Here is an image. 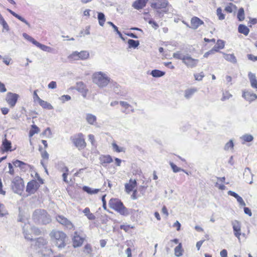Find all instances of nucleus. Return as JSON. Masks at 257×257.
Instances as JSON below:
<instances>
[{"label": "nucleus", "instance_id": "1", "mask_svg": "<svg viewBox=\"0 0 257 257\" xmlns=\"http://www.w3.org/2000/svg\"><path fill=\"white\" fill-rule=\"evenodd\" d=\"M150 5L156 15L160 18L169 13L170 5L168 0H150Z\"/></svg>", "mask_w": 257, "mask_h": 257}, {"label": "nucleus", "instance_id": "2", "mask_svg": "<svg viewBox=\"0 0 257 257\" xmlns=\"http://www.w3.org/2000/svg\"><path fill=\"white\" fill-rule=\"evenodd\" d=\"M50 236L52 241L59 248H64L66 245L68 237L63 231L53 230L50 233Z\"/></svg>", "mask_w": 257, "mask_h": 257}, {"label": "nucleus", "instance_id": "3", "mask_svg": "<svg viewBox=\"0 0 257 257\" xmlns=\"http://www.w3.org/2000/svg\"><path fill=\"white\" fill-rule=\"evenodd\" d=\"M32 219L38 224L46 225L51 221L50 215L44 209H36L33 213Z\"/></svg>", "mask_w": 257, "mask_h": 257}, {"label": "nucleus", "instance_id": "4", "mask_svg": "<svg viewBox=\"0 0 257 257\" xmlns=\"http://www.w3.org/2000/svg\"><path fill=\"white\" fill-rule=\"evenodd\" d=\"M109 207L119 213L123 216H127L129 212L126 207L124 206L123 203L118 198H112L108 202Z\"/></svg>", "mask_w": 257, "mask_h": 257}, {"label": "nucleus", "instance_id": "5", "mask_svg": "<svg viewBox=\"0 0 257 257\" xmlns=\"http://www.w3.org/2000/svg\"><path fill=\"white\" fill-rule=\"evenodd\" d=\"M35 179H33L29 181L27 185L26 191L29 195L33 194L36 193L40 186L44 183L42 179L38 173H36Z\"/></svg>", "mask_w": 257, "mask_h": 257}, {"label": "nucleus", "instance_id": "6", "mask_svg": "<svg viewBox=\"0 0 257 257\" xmlns=\"http://www.w3.org/2000/svg\"><path fill=\"white\" fill-rule=\"evenodd\" d=\"M70 140L73 145L79 151L84 150L87 146L85 136L81 133L72 136Z\"/></svg>", "mask_w": 257, "mask_h": 257}, {"label": "nucleus", "instance_id": "7", "mask_svg": "<svg viewBox=\"0 0 257 257\" xmlns=\"http://www.w3.org/2000/svg\"><path fill=\"white\" fill-rule=\"evenodd\" d=\"M11 188L15 193L22 195L25 188L24 180L21 177L16 176L12 181Z\"/></svg>", "mask_w": 257, "mask_h": 257}, {"label": "nucleus", "instance_id": "8", "mask_svg": "<svg viewBox=\"0 0 257 257\" xmlns=\"http://www.w3.org/2000/svg\"><path fill=\"white\" fill-rule=\"evenodd\" d=\"M29 165L26 163L19 160H14L12 163H8L9 171L8 173L14 176L15 172L14 167L19 168L21 171L25 172Z\"/></svg>", "mask_w": 257, "mask_h": 257}, {"label": "nucleus", "instance_id": "9", "mask_svg": "<svg viewBox=\"0 0 257 257\" xmlns=\"http://www.w3.org/2000/svg\"><path fill=\"white\" fill-rule=\"evenodd\" d=\"M93 81L100 87L108 85L109 79L101 72H96L93 75Z\"/></svg>", "mask_w": 257, "mask_h": 257}, {"label": "nucleus", "instance_id": "10", "mask_svg": "<svg viewBox=\"0 0 257 257\" xmlns=\"http://www.w3.org/2000/svg\"><path fill=\"white\" fill-rule=\"evenodd\" d=\"M89 57V53L87 51H81L80 52H73L68 56L70 61L85 60Z\"/></svg>", "mask_w": 257, "mask_h": 257}, {"label": "nucleus", "instance_id": "11", "mask_svg": "<svg viewBox=\"0 0 257 257\" xmlns=\"http://www.w3.org/2000/svg\"><path fill=\"white\" fill-rule=\"evenodd\" d=\"M23 36L26 40L33 43L34 45L41 49L42 50L49 52L52 51V49L51 47L40 43L27 34L24 33Z\"/></svg>", "mask_w": 257, "mask_h": 257}, {"label": "nucleus", "instance_id": "12", "mask_svg": "<svg viewBox=\"0 0 257 257\" xmlns=\"http://www.w3.org/2000/svg\"><path fill=\"white\" fill-rule=\"evenodd\" d=\"M56 219L58 222L62 225L64 227L68 229H74L73 223L66 217L61 215L56 216Z\"/></svg>", "mask_w": 257, "mask_h": 257}, {"label": "nucleus", "instance_id": "13", "mask_svg": "<svg viewBox=\"0 0 257 257\" xmlns=\"http://www.w3.org/2000/svg\"><path fill=\"white\" fill-rule=\"evenodd\" d=\"M183 23L186 25L187 27H189L193 30H196L201 25H204V22L197 17H193L190 20V25H189L187 23L183 21Z\"/></svg>", "mask_w": 257, "mask_h": 257}, {"label": "nucleus", "instance_id": "14", "mask_svg": "<svg viewBox=\"0 0 257 257\" xmlns=\"http://www.w3.org/2000/svg\"><path fill=\"white\" fill-rule=\"evenodd\" d=\"M183 63L188 68H194L199 63V60L193 58L191 56L187 55L183 56Z\"/></svg>", "mask_w": 257, "mask_h": 257}, {"label": "nucleus", "instance_id": "15", "mask_svg": "<svg viewBox=\"0 0 257 257\" xmlns=\"http://www.w3.org/2000/svg\"><path fill=\"white\" fill-rule=\"evenodd\" d=\"M19 97V95L16 93L8 92L6 95V100L11 107H13L17 103Z\"/></svg>", "mask_w": 257, "mask_h": 257}, {"label": "nucleus", "instance_id": "16", "mask_svg": "<svg viewBox=\"0 0 257 257\" xmlns=\"http://www.w3.org/2000/svg\"><path fill=\"white\" fill-rule=\"evenodd\" d=\"M5 138L3 139L2 142V146L0 147V151L2 153L12 152L14 150L12 149V143L11 141H9L6 138V135H5Z\"/></svg>", "mask_w": 257, "mask_h": 257}, {"label": "nucleus", "instance_id": "17", "mask_svg": "<svg viewBox=\"0 0 257 257\" xmlns=\"http://www.w3.org/2000/svg\"><path fill=\"white\" fill-rule=\"evenodd\" d=\"M171 242L178 244V245L174 248V254L175 256L180 257L182 256L184 252V249L181 242H179V239L175 238L171 240Z\"/></svg>", "mask_w": 257, "mask_h": 257}, {"label": "nucleus", "instance_id": "18", "mask_svg": "<svg viewBox=\"0 0 257 257\" xmlns=\"http://www.w3.org/2000/svg\"><path fill=\"white\" fill-rule=\"evenodd\" d=\"M76 90L81 93L84 97H86L88 92V89L86 86L82 82H78L76 83Z\"/></svg>", "mask_w": 257, "mask_h": 257}, {"label": "nucleus", "instance_id": "19", "mask_svg": "<svg viewBox=\"0 0 257 257\" xmlns=\"http://www.w3.org/2000/svg\"><path fill=\"white\" fill-rule=\"evenodd\" d=\"M84 241V238L81 237L77 231L75 232L73 238V244L74 247L81 246Z\"/></svg>", "mask_w": 257, "mask_h": 257}, {"label": "nucleus", "instance_id": "20", "mask_svg": "<svg viewBox=\"0 0 257 257\" xmlns=\"http://www.w3.org/2000/svg\"><path fill=\"white\" fill-rule=\"evenodd\" d=\"M137 186V183L136 180L131 179L129 180L128 183L125 184V191L126 193H130L132 191L135 190V188Z\"/></svg>", "mask_w": 257, "mask_h": 257}, {"label": "nucleus", "instance_id": "21", "mask_svg": "<svg viewBox=\"0 0 257 257\" xmlns=\"http://www.w3.org/2000/svg\"><path fill=\"white\" fill-rule=\"evenodd\" d=\"M242 97L247 101L251 102L257 99V95L252 92L244 91L242 93Z\"/></svg>", "mask_w": 257, "mask_h": 257}, {"label": "nucleus", "instance_id": "22", "mask_svg": "<svg viewBox=\"0 0 257 257\" xmlns=\"http://www.w3.org/2000/svg\"><path fill=\"white\" fill-rule=\"evenodd\" d=\"M234 233L235 236L239 238L241 235V226L239 221L235 220L232 223Z\"/></svg>", "mask_w": 257, "mask_h": 257}, {"label": "nucleus", "instance_id": "23", "mask_svg": "<svg viewBox=\"0 0 257 257\" xmlns=\"http://www.w3.org/2000/svg\"><path fill=\"white\" fill-rule=\"evenodd\" d=\"M148 2L150 0H137L133 4V7L136 10H141L146 7Z\"/></svg>", "mask_w": 257, "mask_h": 257}, {"label": "nucleus", "instance_id": "24", "mask_svg": "<svg viewBox=\"0 0 257 257\" xmlns=\"http://www.w3.org/2000/svg\"><path fill=\"white\" fill-rule=\"evenodd\" d=\"M225 46V42L222 40H218L216 45L212 48L214 52H219L220 50L223 49Z\"/></svg>", "mask_w": 257, "mask_h": 257}, {"label": "nucleus", "instance_id": "25", "mask_svg": "<svg viewBox=\"0 0 257 257\" xmlns=\"http://www.w3.org/2000/svg\"><path fill=\"white\" fill-rule=\"evenodd\" d=\"M99 160L101 164L102 165H104L106 164H109L113 161L110 155L101 156L100 157Z\"/></svg>", "mask_w": 257, "mask_h": 257}, {"label": "nucleus", "instance_id": "26", "mask_svg": "<svg viewBox=\"0 0 257 257\" xmlns=\"http://www.w3.org/2000/svg\"><path fill=\"white\" fill-rule=\"evenodd\" d=\"M61 172L62 173V178L64 182L66 183H69V181L67 179V176L69 175V171L68 167L64 166L61 169Z\"/></svg>", "mask_w": 257, "mask_h": 257}, {"label": "nucleus", "instance_id": "27", "mask_svg": "<svg viewBox=\"0 0 257 257\" xmlns=\"http://www.w3.org/2000/svg\"><path fill=\"white\" fill-rule=\"evenodd\" d=\"M40 132V129L35 124H33L31 126V128L29 132V137L30 138L36 134H38Z\"/></svg>", "mask_w": 257, "mask_h": 257}, {"label": "nucleus", "instance_id": "28", "mask_svg": "<svg viewBox=\"0 0 257 257\" xmlns=\"http://www.w3.org/2000/svg\"><path fill=\"white\" fill-rule=\"evenodd\" d=\"M248 77L251 87L257 89V80L255 74L249 73L248 74Z\"/></svg>", "mask_w": 257, "mask_h": 257}, {"label": "nucleus", "instance_id": "29", "mask_svg": "<svg viewBox=\"0 0 257 257\" xmlns=\"http://www.w3.org/2000/svg\"><path fill=\"white\" fill-rule=\"evenodd\" d=\"M86 120L87 122L91 125H94L96 123V117L90 113H88L86 115Z\"/></svg>", "mask_w": 257, "mask_h": 257}, {"label": "nucleus", "instance_id": "30", "mask_svg": "<svg viewBox=\"0 0 257 257\" xmlns=\"http://www.w3.org/2000/svg\"><path fill=\"white\" fill-rule=\"evenodd\" d=\"M238 31L239 33L247 36L249 32V29L244 25L240 24L238 27Z\"/></svg>", "mask_w": 257, "mask_h": 257}, {"label": "nucleus", "instance_id": "31", "mask_svg": "<svg viewBox=\"0 0 257 257\" xmlns=\"http://www.w3.org/2000/svg\"><path fill=\"white\" fill-rule=\"evenodd\" d=\"M82 190L89 194H97L100 191L99 189H92L89 187L84 186L82 187Z\"/></svg>", "mask_w": 257, "mask_h": 257}, {"label": "nucleus", "instance_id": "32", "mask_svg": "<svg viewBox=\"0 0 257 257\" xmlns=\"http://www.w3.org/2000/svg\"><path fill=\"white\" fill-rule=\"evenodd\" d=\"M83 212L89 220H93L95 219V216L90 212L88 207H86L83 210Z\"/></svg>", "mask_w": 257, "mask_h": 257}, {"label": "nucleus", "instance_id": "33", "mask_svg": "<svg viewBox=\"0 0 257 257\" xmlns=\"http://www.w3.org/2000/svg\"><path fill=\"white\" fill-rule=\"evenodd\" d=\"M8 11L13 16L22 21V22L25 23L29 27H30V24L23 17L19 15L18 14H16L13 11H12L10 9H8Z\"/></svg>", "mask_w": 257, "mask_h": 257}, {"label": "nucleus", "instance_id": "34", "mask_svg": "<svg viewBox=\"0 0 257 257\" xmlns=\"http://www.w3.org/2000/svg\"><path fill=\"white\" fill-rule=\"evenodd\" d=\"M39 104L44 109L48 110H51L53 109V106L50 103L42 99L40 100Z\"/></svg>", "mask_w": 257, "mask_h": 257}, {"label": "nucleus", "instance_id": "35", "mask_svg": "<svg viewBox=\"0 0 257 257\" xmlns=\"http://www.w3.org/2000/svg\"><path fill=\"white\" fill-rule=\"evenodd\" d=\"M241 140L242 144L250 142L253 140V137L252 135L249 134H245L243 135L241 138Z\"/></svg>", "mask_w": 257, "mask_h": 257}, {"label": "nucleus", "instance_id": "36", "mask_svg": "<svg viewBox=\"0 0 257 257\" xmlns=\"http://www.w3.org/2000/svg\"><path fill=\"white\" fill-rule=\"evenodd\" d=\"M197 91L196 88L188 89L185 91V97L187 99L190 98Z\"/></svg>", "mask_w": 257, "mask_h": 257}, {"label": "nucleus", "instance_id": "37", "mask_svg": "<svg viewBox=\"0 0 257 257\" xmlns=\"http://www.w3.org/2000/svg\"><path fill=\"white\" fill-rule=\"evenodd\" d=\"M237 18L239 21H242L245 19V13L243 8L239 9L237 13Z\"/></svg>", "mask_w": 257, "mask_h": 257}, {"label": "nucleus", "instance_id": "38", "mask_svg": "<svg viewBox=\"0 0 257 257\" xmlns=\"http://www.w3.org/2000/svg\"><path fill=\"white\" fill-rule=\"evenodd\" d=\"M224 58L226 60L232 63H235L236 62V59L233 54H225Z\"/></svg>", "mask_w": 257, "mask_h": 257}, {"label": "nucleus", "instance_id": "39", "mask_svg": "<svg viewBox=\"0 0 257 257\" xmlns=\"http://www.w3.org/2000/svg\"><path fill=\"white\" fill-rule=\"evenodd\" d=\"M165 73L159 70H153L151 72V74L153 77H159L164 75Z\"/></svg>", "mask_w": 257, "mask_h": 257}, {"label": "nucleus", "instance_id": "40", "mask_svg": "<svg viewBox=\"0 0 257 257\" xmlns=\"http://www.w3.org/2000/svg\"><path fill=\"white\" fill-rule=\"evenodd\" d=\"M236 7L232 3H229L225 8V11L227 13H231L234 10L236 9Z\"/></svg>", "mask_w": 257, "mask_h": 257}, {"label": "nucleus", "instance_id": "41", "mask_svg": "<svg viewBox=\"0 0 257 257\" xmlns=\"http://www.w3.org/2000/svg\"><path fill=\"white\" fill-rule=\"evenodd\" d=\"M98 20L99 24L101 26H103L105 22V16L102 13H98Z\"/></svg>", "mask_w": 257, "mask_h": 257}, {"label": "nucleus", "instance_id": "42", "mask_svg": "<svg viewBox=\"0 0 257 257\" xmlns=\"http://www.w3.org/2000/svg\"><path fill=\"white\" fill-rule=\"evenodd\" d=\"M128 45L130 48H136L139 45V41H136L133 39H130L128 40Z\"/></svg>", "mask_w": 257, "mask_h": 257}, {"label": "nucleus", "instance_id": "43", "mask_svg": "<svg viewBox=\"0 0 257 257\" xmlns=\"http://www.w3.org/2000/svg\"><path fill=\"white\" fill-rule=\"evenodd\" d=\"M8 214V212L6 209L4 204L0 203V217L5 216Z\"/></svg>", "mask_w": 257, "mask_h": 257}, {"label": "nucleus", "instance_id": "44", "mask_svg": "<svg viewBox=\"0 0 257 257\" xmlns=\"http://www.w3.org/2000/svg\"><path fill=\"white\" fill-rule=\"evenodd\" d=\"M121 106L124 108L123 112L124 113H127V110L130 109V108H132V106L128 103L124 101H120L119 102Z\"/></svg>", "mask_w": 257, "mask_h": 257}, {"label": "nucleus", "instance_id": "45", "mask_svg": "<svg viewBox=\"0 0 257 257\" xmlns=\"http://www.w3.org/2000/svg\"><path fill=\"white\" fill-rule=\"evenodd\" d=\"M108 24L111 26L112 28H113L114 30L117 33V34L118 35L119 37L123 40H124V38L123 37L122 34L120 33V32L118 30V28L112 23L111 22H108Z\"/></svg>", "mask_w": 257, "mask_h": 257}, {"label": "nucleus", "instance_id": "46", "mask_svg": "<svg viewBox=\"0 0 257 257\" xmlns=\"http://www.w3.org/2000/svg\"><path fill=\"white\" fill-rule=\"evenodd\" d=\"M83 251L86 254H91L92 252L91 245L88 243L85 244L84 247Z\"/></svg>", "mask_w": 257, "mask_h": 257}, {"label": "nucleus", "instance_id": "47", "mask_svg": "<svg viewBox=\"0 0 257 257\" xmlns=\"http://www.w3.org/2000/svg\"><path fill=\"white\" fill-rule=\"evenodd\" d=\"M216 14L218 17L219 20H223L225 19V15L223 14L221 8H217L216 10Z\"/></svg>", "mask_w": 257, "mask_h": 257}, {"label": "nucleus", "instance_id": "48", "mask_svg": "<svg viewBox=\"0 0 257 257\" xmlns=\"http://www.w3.org/2000/svg\"><path fill=\"white\" fill-rule=\"evenodd\" d=\"M232 97V95L227 91H225L223 93V95L221 98V100L225 101L229 99Z\"/></svg>", "mask_w": 257, "mask_h": 257}, {"label": "nucleus", "instance_id": "49", "mask_svg": "<svg viewBox=\"0 0 257 257\" xmlns=\"http://www.w3.org/2000/svg\"><path fill=\"white\" fill-rule=\"evenodd\" d=\"M88 140L90 141L91 144L93 146H96V143L95 139V137L92 134H89L88 136Z\"/></svg>", "mask_w": 257, "mask_h": 257}, {"label": "nucleus", "instance_id": "50", "mask_svg": "<svg viewBox=\"0 0 257 257\" xmlns=\"http://www.w3.org/2000/svg\"><path fill=\"white\" fill-rule=\"evenodd\" d=\"M195 79L197 81H201L202 80L203 78L204 77V74L203 72H201L199 73H195L194 74Z\"/></svg>", "mask_w": 257, "mask_h": 257}, {"label": "nucleus", "instance_id": "51", "mask_svg": "<svg viewBox=\"0 0 257 257\" xmlns=\"http://www.w3.org/2000/svg\"><path fill=\"white\" fill-rule=\"evenodd\" d=\"M233 143L232 140H230L228 142H227L224 147V149L225 150H228L229 149H232L233 148Z\"/></svg>", "mask_w": 257, "mask_h": 257}, {"label": "nucleus", "instance_id": "52", "mask_svg": "<svg viewBox=\"0 0 257 257\" xmlns=\"http://www.w3.org/2000/svg\"><path fill=\"white\" fill-rule=\"evenodd\" d=\"M133 226L127 224H123L120 226V228L123 229L125 232H128L131 229H133Z\"/></svg>", "mask_w": 257, "mask_h": 257}, {"label": "nucleus", "instance_id": "53", "mask_svg": "<svg viewBox=\"0 0 257 257\" xmlns=\"http://www.w3.org/2000/svg\"><path fill=\"white\" fill-rule=\"evenodd\" d=\"M113 149L117 153H120L123 151L122 148L119 147L116 143H113L112 144Z\"/></svg>", "mask_w": 257, "mask_h": 257}, {"label": "nucleus", "instance_id": "54", "mask_svg": "<svg viewBox=\"0 0 257 257\" xmlns=\"http://www.w3.org/2000/svg\"><path fill=\"white\" fill-rule=\"evenodd\" d=\"M170 165L173 171L174 172L177 173L180 172L181 169L177 167L175 164H174L173 162H170Z\"/></svg>", "mask_w": 257, "mask_h": 257}, {"label": "nucleus", "instance_id": "55", "mask_svg": "<svg viewBox=\"0 0 257 257\" xmlns=\"http://www.w3.org/2000/svg\"><path fill=\"white\" fill-rule=\"evenodd\" d=\"M38 90H35L33 93V98L35 101H37L38 103L40 102L42 99L40 98L39 95L37 94Z\"/></svg>", "mask_w": 257, "mask_h": 257}, {"label": "nucleus", "instance_id": "56", "mask_svg": "<svg viewBox=\"0 0 257 257\" xmlns=\"http://www.w3.org/2000/svg\"><path fill=\"white\" fill-rule=\"evenodd\" d=\"M173 57L176 59L181 60L183 61V56H182V54L180 52H177L174 53Z\"/></svg>", "mask_w": 257, "mask_h": 257}, {"label": "nucleus", "instance_id": "57", "mask_svg": "<svg viewBox=\"0 0 257 257\" xmlns=\"http://www.w3.org/2000/svg\"><path fill=\"white\" fill-rule=\"evenodd\" d=\"M31 232L35 235H39L41 234V231L38 228H33L31 229Z\"/></svg>", "mask_w": 257, "mask_h": 257}, {"label": "nucleus", "instance_id": "58", "mask_svg": "<svg viewBox=\"0 0 257 257\" xmlns=\"http://www.w3.org/2000/svg\"><path fill=\"white\" fill-rule=\"evenodd\" d=\"M48 88L50 89H55L57 87V84L55 81H51L48 84Z\"/></svg>", "mask_w": 257, "mask_h": 257}, {"label": "nucleus", "instance_id": "59", "mask_svg": "<svg viewBox=\"0 0 257 257\" xmlns=\"http://www.w3.org/2000/svg\"><path fill=\"white\" fill-rule=\"evenodd\" d=\"M247 56L249 60L253 62L257 61V56H254L251 54H248Z\"/></svg>", "mask_w": 257, "mask_h": 257}, {"label": "nucleus", "instance_id": "60", "mask_svg": "<svg viewBox=\"0 0 257 257\" xmlns=\"http://www.w3.org/2000/svg\"><path fill=\"white\" fill-rule=\"evenodd\" d=\"M257 23V19L255 18L250 19L248 22V26L251 27L252 25H255Z\"/></svg>", "mask_w": 257, "mask_h": 257}, {"label": "nucleus", "instance_id": "61", "mask_svg": "<svg viewBox=\"0 0 257 257\" xmlns=\"http://www.w3.org/2000/svg\"><path fill=\"white\" fill-rule=\"evenodd\" d=\"M236 199L237 201L239 203V204L241 206H244L245 205V203L244 201H243V199L240 196H239L238 195V197H236Z\"/></svg>", "mask_w": 257, "mask_h": 257}, {"label": "nucleus", "instance_id": "62", "mask_svg": "<svg viewBox=\"0 0 257 257\" xmlns=\"http://www.w3.org/2000/svg\"><path fill=\"white\" fill-rule=\"evenodd\" d=\"M232 77L230 76H226L225 77V81L227 84L231 85L232 84Z\"/></svg>", "mask_w": 257, "mask_h": 257}, {"label": "nucleus", "instance_id": "63", "mask_svg": "<svg viewBox=\"0 0 257 257\" xmlns=\"http://www.w3.org/2000/svg\"><path fill=\"white\" fill-rule=\"evenodd\" d=\"M244 211L245 214L248 215L249 216L252 215L251 211L249 208L245 207L244 208Z\"/></svg>", "mask_w": 257, "mask_h": 257}, {"label": "nucleus", "instance_id": "64", "mask_svg": "<svg viewBox=\"0 0 257 257\" xmlns=\"http://www.w3.org/2000/svg\"><path fill=\"white\" fill-rule=\"evenodd\" d=\"M220 254L221 257H227V251L226 249H222L220 252Z\"/></svg>", "mask_w": 257, "mask_h": 257}]
</instances>
